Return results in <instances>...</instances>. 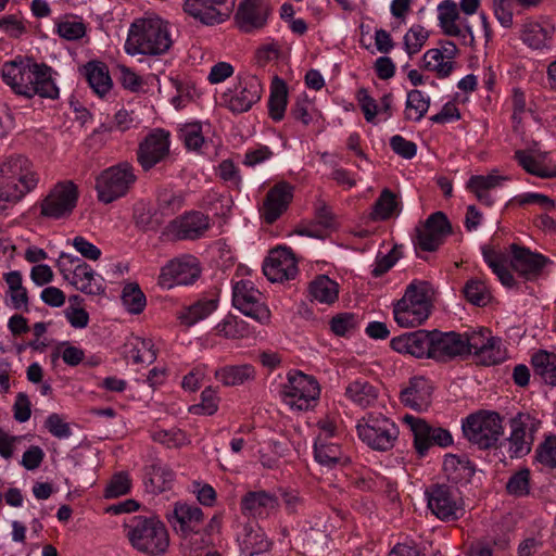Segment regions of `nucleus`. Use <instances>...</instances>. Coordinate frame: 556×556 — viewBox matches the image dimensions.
I'll use <instances>...</instances> for the list:
<instances>
[{
	"label": "nucleus",
	"mask_w": 556,
	"mask_h": 556,
	"mask_svg": "<svg viewBox=\"0 0 556 556\" xmlns=\"http://www.w3.org/2000/svg\"><path fill=\"white\" fill-rule=\"evenodd\" d=\"M174 43L172 26L157 14L147 13L135 18L128 29L125 51L129 55H163Z\"/></svg>",
	"instance_id": "f257e3e1"
},
{
	"label": "nucleus",
	"mask_w": 556,
	"mask_h": 556,
	"mask_svg": "<svg viewBox=\"0 0 556 556\" xmlns=\"http://www.w3.org/2000/svg\"><path fill=\"white\" fill-rule=\"evenodd\" d=\"M40 181L34 163L22 154L0 160V203L16 204Z\"/></svg>",
	"instance_id": "f03ea898"
},
{
	"label": "nucleus",
	"mask_w": 556,
	"mask_h": 556,
	"mask_svg": "<svg viewBox=\"0 0 556 556\" xmlns=\"http://www.w3.org/2000/svg\"><path fill=\"white\" fill-rule=\"evenodd\" d=\"M131 546L150 556L162 555L169 545L165 525L154 516H134L124 525Z\"/></svg>",
	"instance_id": "7ed1b4c3"
},
{
	"label": "nucleus",
	"mask_w": 556,
	"mask_h": 556,
	"mask_svg": "<svg viewBox=\"0 0 556 556\" xmlns=\"http://www.w3.org/2000/svg\"><path fill=\"white\" fill-rule=\"evenodd\" d=\"M431 287L424 280H413L404 295L394 304V319L401 327H417L431 313Z\"/></svg>",
	"instance_id": "20e7f679"
},
{
	"label": "nucleus",
	"mask_w": 556,
	"mask_h": 556,
	"mask_svg": "<svg viewBox=\"0 0 556 556\" xmlns=\"http://www.w3.org/2000/svg\"><path fill=\"white\" fill-rule=\"evenodd\" d=\"M356 430L363 443L379 452L392 450L400 433L393 420L377 413H368L359 419Z\"/></svg>",
	"instance_id": "39448f33"
},
{
	"label": "nucleus",
	"mask_w": 556,
	"mask_h": 556,
	"mask_svg": "<svg viewBox=\"0 0 556 556\" xmlns=\"http://www.w3.org/2000/svg\"><path fill=\"white\" fill-rule=\"evenodd\" d=\"M502 417L495 412L481 410L469 415L462 425L465 438L481 450L495 447L504 434Z\"/></svg>",
	"instance_id": "423d86ee"
},
{
	"label": "nucleus",
	"mask_w": 556,
	"mask_h": 556,
	"mask_svg": "<svg viewBox=\"0 0 556 556\" xmlns=\"http://www.w3.org/2000/svg\"><path fill=\"white\" fill-rule=\"evenodd\" d=\"M137 180L134 166L121 162L102 170L96 178L98 200L109 204L125 197Z\"/></svg>",
	"instance_id": "0eeeda50"
},
{
	"label": "nucleus",
	"mask_w": 556,
	"mask_h": 556,
	"mask_svg": "<svg viewBox=\"0 0 556 556\" xmlns=\"http://www.w3.org/2000/svg\"><path fill=\"white\" fill-rule=\"evenodd\" d=\"M261 79L250 73H239L236 83L222 94V103L233 114L249 112L262 99Z\"/></svg>",
	"instance_id": "6e6552de"
},
{
	"label": "nucleus",
	"mask_w": 556,
	"mask_h": 556,
	"mask_svg": "<svg viewBox=\"0 0 556 556\" xmlns=\"http://www.w3.org/2000/svg\"><path fill=\"white\" fill-rule=\"evenodd\" d=\"M320 389L317 381L303 372H289L280 388L282 402L293 410H307L316 405Z\"/></svg>",
	"instance_id": "1a4fd4ad"
},
{
	"label": "nucleus",
	"mask_w": 556,
	"mask_h": 556,
	"mask_svg": "<svg viewBox=\"0 0 556 556\" xmlns=\"http://www.w3.org/2000/svg\"><path fill=\"white\" fill-rule=\"evenodd\" d=\"M429 510L442 521H454L463 517L464 501L457 488L447 484H432L426 492Z\"/></svg>",
	"instance_id": "9d476101"
},
{
	"label": "nucleus",
	"mask_w": 556,
	"mask_h": 556,
	"mask_svg": "<svg viewBox=\"0 0 556 556\" xmlns=\"http://www.w3.org/2000/svg\"><path fill=\"white\" fill-rule=\"evenodd\" d=\"M78 188L65 180L55 184L40 201V216L49 219H63L71 216L78 202Z\"/></svg>",
	"instance_id": "9b49d317"
},
{
	"label": "nucleus",
	"mask_w": 556,
	"mask_h": 556,
	"mask_svg": "<svg viewBox=\"0 0 556 556\" xmlns=\"http://www.w3.org/2000/svg\"><path fill=\"white\" fill-rule=\"evenodd\" d=\"M403 421L413 433L414 447L420 457L426 456L432 446L447 447L453 444V437L445 428L432 426L412 415H405Z\"/></svg>",
	"instance_id": "f8f14e48"
},
{
	"label": "nucleus",
	"mask_w": 556,
	"mask_h": 556,
	"mask_svg": "<svg viewBox=\"0 0 556 556\" xmlns=\"http://www.w3.org/2000/svg\"><path fill=\"white\" fill-rule=\"evenodd\" d=\"M59 267L63 277L77 290L93 295L104 293L103 279L96 277L93 269L87 263L63 253Z\"/></svg>",
	"instance_id": "ddd939ff"
},
{
	"label": "nucleus",
	"mask_w": 556,
	"mask_h": 556,
	"mask_svg": "<svg viewBox=\"0 0 556 556\" xmlns=\"http://www.w3.org/2000/svg\"><path fill=\"white\" fill-rule=\"evenodd\" d=\"M232 304L243 315L260 324L270 321V311L264 302L263 294L251 280H239L232 287Z\"/></svg>",
	"instance_id": "4468645a"
},
{
	"label": "nucleus",
	"mask_w": 556,
	"mask_h": 556,
	"mask_svg": "<svg viewBox=\"0 0 556 556\" xmlns=\"http://www.w3.org/2000/svg\"><path fill=\"white\" fill-rule=\"evenodd\" d=\"M540 425V420L529 413H518L510 419V434L506 441L511 458H519L530 453L534 441V433Z\"/></svg>",
	"instance_id": "2eb2a0df"
},
{
	"label": "nucleus",
	"mask_w": 556,
	"mask_h": 556,
	"mask_svg": "<svg viewBox=\"0 0 556 556\" xmlns=\"http://www.w3.org/2000/svg\"><path fill=\"white\" fill-rule=\"evenodd\" d=\"M452 227L442 212L431 214L424 224L416 227L414 245L426 252H433L443 244L444 239L451 233Z\"/></svg>",
	"instance_id": "dca6fc26"
},
{
	"label": "nucleus",
	"mask_w": 556,
	"mask_h": 556,
	"mask_svg": "<svg viewBox=\"0 0 556 556\" xmlns=\"http://www.w3.org/2000/svg\"><path fill=\"white\" fill-rule=\"evenodd\" d=\"M232 8V0H186L184 3L185 13L208 26L225 22Z\"/></svg>",
	"instance_id": "f3484780"
},
{
	"label": "nucleus",
	"mask_w": 556,
	"mask_h": 556,
	"mask_svg": "<svg viewBox=\"0 0 556 556\" xmlns=\"http://www.w3.org/2000/svg\"><path fill=\"white\" fill-rule=\"evenodd\" d=\"M35 60L27 56L17 55L13 60L7 61L1 67V77L7 86L11 88L16 96H29L35 89L27 85L29 77L34 74Z\"/></svg>",
	"instance_id": "a211bd4d"
},
{
	"label": "nucleus",
	"mask_w": 556,
	"mask_h": 556,
	"mask_svg": "<svg viewBox=\"0 0 556 556\" xmlns=\"http://www.w3.org/2000/svg\"><path fill=\"white\" fill-rule=\"evenodd\" d=\"M169 137L168 131L156 128L140 142L137 160L144 170H150L168 156L170 148Z\"/></svg>",
	"instance_id": "6ab92c4d"
},
{
	"label": "nucleus",
	"mask_w": 556,
	"mask_h": 556,
	"mask_svg": "<svg viewBox=\"0 0 556 556\" xmlns=\"http://www.w3.org/2000/svg\"><path fill=\"white\" fill-rule=\"evenodd\" d=\"M200 276V268L192 256L176 258L168 262L161 269L159 285L170 289L178 285L193 283Z\"/></svg>",
	"instance_id": "aec40b11"
},
{
	"label": "nucleus",
	"mask_w": 556,
	"mask_h": 556,
	"mask_svg": "<svg viewBox=\"0 0 556 556\" xmlns=\"http://www.w3.org/2000/svg\"><path fill=\"white\" fill-rule=\"evenodd\" d=\"M438 18L439 25L445 35L459 38L464 43L473 42L472 28L467 18L460 17L455 2L451 0L441 2L438 5Z\"/></svg>",
	"instance_id": "412c9836"
},
{
	"label": "nucleus",
	"mask_w": 556,
	"mask_h": 556,
	"mask_svg": "<svg viewBox=\"0 0 556 556\" xmlns=\"http://www.w3.org/2000/svg\"><path fill=\"white\" fill-rule=\"evenodd\" d=\"M263 273L271 282L293 279L298 274V266L291 250L287 248L271 250L263 264Z\"/></svg>",
	"instance_id": "4be33fe9"
},
{
	"label": "nucleus",
	"mask_w": 556,
	"mask_h": 556,
	"mask_svg": "<svg viewBox=\"0 0 556 556\" xmlns=\"http://www.w3.org/2000/svg\"><path fill=\"white\" fill-rule=\"evenodd\" d=\"M211 228L210 217L199 211H189L169 223L168 229L177 240H197Z\"/></svg>",
	"instance_id": "5701e85b"
},
{
	"label": "nucleus",
	"mask_w": 556,
	"mask_h": 556,
	"mask_svg": "<svg viewBox=\"0 0 556 556\" xmlns=\"http://www.w3.org/2000/svg\"><path fill=\"white\" fill-rule=\"evenodd\" d=\"M509 249L511 268L527 280L535 279L551 262L544 255L516 243L510 244Z\"/></svg>",
	"instance_id": "b1692460"
},
{
	"label": "nucleus",
	"mask_w": 556,
	"mask_h": 556,
	"mask_svg": "<svg viewBox=\"0 0 556 556\" xmlns=\"http://www.w3.org/2000/svg\"><path fill=\"white\" fill-rule=\"evenodd\" d=\"M293 198V188L290 184L281 181L271 187L260 208L261 216L267 224L275 223L287 211Z\"/></svg>",
	"instance_id": "393cba45"
},
{
	"label": "nucleus",
	"mask_w": 556,
	"mask_h": 556,
	"mask_svg": "<svg viewBox=\"0 0 556 556\" xmlns=\"http://www.w3.org/2000/svg\"><path fill=\"white\" fill-rule=\"evenodd\" d=\"M430 354L429 358L446 362L456 356L465 355L463 337L456 332L430 331Z\"/></svg>",
	"instance_id": "a878e982"
},
{
	"label": "nucleus",
	"mask_w": 556,
	"mask_h": 556,
	"mask_svg": "<svg viewBox=\"0 0 556 556\" xmlns=\"http://www.w3.org/2000/svg\"><path fill=\"white\" fill-rule=\"evenodd\" d=\"M269 15V8L263 0H242L236 12V22L244 33L263 28Z\"/></svg>",
	"instance_id": "bb28decb"
},
{
	"label": "nucleus",
	"mask_w": 556,
	"mask_h": 556,
	"mask_svg": "<svg viewBox=\"0 0 556 556\" xmlns=\"http://www.w3.org/2000/svg\"><path fill=\"white\" fill-rule=\"evenodd\" d=\"M279 507V497L266 490L247 492L240 501V509L244 516L266 518Z\"/></svg>",
	"instance_id": "cd10ccee"
},
{
	"label": "nucleus",
	"mask_w": 556,
	"mask_h": 556,
	"mask_svg": "<svg viewBox=\"0 0 556 556\" xmlns=\"http://www.w3.org/2000/svg\"><path fill=\"white\" fill-rule=\"evenodd\" d=\"M430 342V331L416 330L393 338L390 344L399 353L409 354L417 358H429Z\"/></svg>",
	"instance_id": "c85d7f7f"
},
{
	"label": "nucleus",
	"mask_w": 556,
	"mask_h": 556,
	"mask_svg": "<svg viewBox=\"0 0 556 556\" xmlns=\"http://www.w3.org/2000/svg\"><path fill=\"white\" fill-rule=\"evenodd\" d=\"M555 28L547 22L526 21L520 28V39L533 50L549 48L553 42Z\"/></svg>",
	"instance_id": "c756f323"
},
{
	"label": "nucleus",
	"mask_w": 556,
	"mask_h": 556,
	"mask_svg": "<svg viewBox=\"0 0 556 556\" xmlns=\"http://www.w3.org/2000/svg\"><path fill=\"white\" fill-rule=\"evenodd\" d=\"M175 480V472L163 462L155 459L144 467L143 483L146 491L160 494L169 490Z\"/></svg>",
	"instance_id": "7c9ffc66"
},
{
	"label": "nucleus",
	"mask_w": 556,
	"mask_h": 556,
	"mask_svg": "<svg viewBox=\"0 0 556 556\" xmlns=\"http://www.w3.org/2000/svg\"><path fill=\"white\" fill-rule=\"evenodd\" d=\"M35 70L27 85L35 89L29 96H23L25 99H31L35 96L40 98L56 99L59 98V88L53 78V70L45 63L35 61Z\"/></svg>",
	"instance_id": "2f4dec72"
},
{
	"label": "nucleus",
	"mask_w": 556,
	"mask_h": 556,
	"mask_svg": "<svg viewBox=\"0 0 556 556\" xmlns=\"http://www.w3.org/2000/svg\"><path fill=\"white\" fill-rule=\"evenodd\" d=\"M203 511L200 507L186 503H176L173 513L168 515V521L176 531L184 535L198 531L203 521Z\"/></svg>",
	"instance_id": "473e14b6"
},
{
	"label": "nucleus",
	"mask_w": 556,
	"mask_h": 556,
	"mask_svg": "<svg viewBox=\"0 0 556 556\" xmlns=\"http://www.w3.org/2000/svg\"><path fill=\"white\" fill-rule=\"evenodd\" d=\"M79 71L99 97H104L111 91L113 83L105 63L92 60L81 66Z\"/></svg>",
	"instance_id": "72a5a7b5"
},
{
	"label": "nucleus",
	"mask_w": 556,
	"mask_h": 556,
	"mask_svg": "<svg viewBox=\"0 0 556 556\" xmlns=\"http://www.w3.org/2000/svg\"><path fill=\"white\" fill-rule=\"evenodd\" d=\"M431 387L422 377L410 379L409 384L401 392V401L416 410H424L430 404Z\"/></svg>",
	"instance_id": "f704fd0d"
},
{
	"label": "nucleus",
	"mask_w": 556,
	"mask_h": 556,
	"mask_svg": "<svg viewBox=\"0 0 556 556\" xmlns=\"http://www.w3.org/2000/svg\"><path fill=\"white\" fill-rule=\"evenodd\" d=\"M238 543L245 556L262 554L268 551L270 545L264 531L258 526L251 523L242 528V531L238 534Z\"/></svg>",
	"instance_id": "c9c22d12"
},
{
	"label": "nucleus",
	"mask_w": 556,
	"mask_h": 556,
	"mask_svg": "<svg viewBox=\"0 0 556 556\" xmlns=\"http://www.w3.org/2000/svg\"><path fill=\"white\" fill-rule=\"evenodd\" d=\"M214 377L225 387H238L253 381L256 370L251 364L225 365L214 371Z\"/></svg>",
	"instance_id": "e433bc0d"
},
{
	"label": "nucleus",
	"mask_w": 556,
	"mask_h": 556,
	"mask_svg": "<svg viewBox=\"0 0 556 556\" xmlns=\"http://www.w3.org/2000/svg\"><path fill=\"white\" fill-rule=\"evenodd\" d=\"M446 478L453 483L469 482L475 473V467L466 456L448 454L443 462Z\"/></svg>",
	"instance_id": "4c0bfd02"
},
{
	"label": "nucleus",
	"mask_w": 556,
	"mask_h": 556,
	"mask_svg": "<svg viewBox=\"0 0 556 556\" xmlns=\"http://www.w3.org/2000/svg\"><path fill=\"white\" fill-rule=\"evenodd\" d=\"M315 220L317 225L323 227V229H313L311 227H304L298 229L295 232L300 236L323 239L326 237L327 231L329 229L334 228L336 217L331 208L323 200H317V202L315 203Z\"/></svg>",
	"instance_id": "58836bf2"
},
{
	"label": "nucleus",
	"mask_w": 556,
	"mask_h": 556,
	"mask_svg": "<svg viewBox=\"0 0 556 556\" xmlns=\"http://www.w3.org/2000/svg\"><path fill=\"white\" fill-rule=\"evenodd\" d=\"M507 178L496 174L475 175L469 178L466 184V188L476 194L477 199L486 205H491L493 200L489 193V190L501 186Z\"/></svg>",
	"instance_id": "ea45409f"
},
{
	"label": "nucleus",
	"mask_w": 556,
	"mask_h": 556,
	"mask_svg": "<svg viewBox=\"0 0 556 556\" xmlns=\"http://www.w3.org/2000/svg\"><path fill=\"white\" fill-rule=\"evenodd\" d=\"M217 305L218 301L215 299H201L181 309L177 317L182 325L191 327L208 317L217 308Z\"/></svg>",
	"instance_id": "a19ab883"
},
{
	"label": "nucleus",
	"mask_w": 556,
	"mask_h": 556,
	"mask_svg": "<svg viewBox=\"0 0 556 556\" xmlns=\"http://www.w3.org/2000/svg\"><path fill=\"white\" fill-rule=\"evenodd\" d=\"M288 104V88L286 83L275 76L270 85V94L268 99V114L275 122L283 118Z\"/></svg>",
	"instance_id": "79ce46f5"
},
{
	"label": "nucleus",
	"mask_w": 556,
	"mask_h": 556,
	"mask_svg": "<svg viewBox=\"0 0 556 556\" xmlns=\"http://www.w3.org/2000/svg\"><path fill=\"white\" fill-rule=\"evenodd\" d=\"M345 395L353 403L367 407L372 405L378 399V389L366 379L359 378L346 386Z\"/></svg>",
	"instance_id": "37998d69"
},
{
	"label": "nucleus",
	"mask_w": 556,
	"mask_h": 556,
	"mask_svg": "<svg viewBox=\"0 0 556 556\" xmlns=\"http://www.w3.org/2000/svg\"><path fill=\"white\" fill-rule=\"evenodd\" d=\"M3 279L8 285V295L10 296L12 307L28 312V293L23 286L21 271L12 270L5 273Z\"/></svg>",
	"instance_id": "c03bdc74"
},
{
	"label": "nucleus",
	"mask_w": 556,
	"mask_h": 556,
	"mask_svg": "<svg viewBox=\"0 0 556 556\" xmlns=\"http://www.w3.org/2000/svg\"><path fill=\"white\" fill-rule=\"evenodd\" d=\"M125 353L136 364H151L156 359V352L150 339L134 337L125 345Z\"/></svg>",
	"instance_id": "a18cd8bd"
},
{
	"label": "nucleus",
	"mask_w": 556,
	"mask_h": 556,
	"mask_svg": "<svg viewBox=\"0 0 556 556\" xmlns=\"http://www.w3.org/2000/svg\"><path fill=\"white\" fill-rule=\"evenodd\" d=\"M314 455L317 463L329 468L344 462V456L339 443L324 441V438H316Z\"/></svg>",
	"instance_id": "49530a36"
},
{
	"label": "nucleus",
	"mask_w": 556,
	"mask_h": 556,
	"mask_svg": "<svg viewBox=\"0 0 556 556\" xmlns=\"http://www.w3.org/2000/svg\"><path fill=\"white\" fill-rule=\"evenodd\" d=\"M534 374L551 386H556V354L546 351L536 352L531 359Z\"/></svg>",
	"instance_id": "de8ad7c7"
},
{
	"label": "nucleus",
	"mask_w": 556,
	"mask_h": 556,
	"mask_svg": "<svg viewBox=\"0 0 556 556\" xmlns=\"http://www.w3.org/2000/svg\"><path fill=\"white\" fill-rule=\"evenodd\" d=\"M430 106V98L418 89L410 90L407 93L405 105V118L408 121L419 122L428 112Z\"/></svg>",
	"instance_id": "09e8293b"
},
{
	"label": "nucleus",
	"mask_w": 556,
	"mask_h": 556,
	"mask_svg": "<svg viewBox=\"0 0 556 556\" xmlns=\"http://www.w3.org/2000/svg\"><path fill=\"white\" fill-rule=\"evenodd\" d=\"M309 293L314 300L331 304L338 298V285L327 276H319L311 282Z\"/></svg>",
	"instance_id": "8fccbe9b"
},
{
	"label": "nucleus",
	"mask_w": 556,
	"mask_h": 556,
	"mask_svg": "<svg viewBox=\"0 0 556 556\" xmlns=\"http://www.w3.org/2000/svg\"><path fill=\"white\" fill-rule=\"evenodd\" d=\"M216 334L226 339H241L250 333L249 325L236 316L228 315L216 327Z\"/></svg>",
	"instance_id": "3c124183"
},
{
	"label": "nucleus",
	"mask_w": 556,
	"mask_h": 556,
	"mask_svg": "<svg viewBox=\"0 0 556 556\" xmlns=\"http://www.w3.org/2000/svg\"><path fill=\"white\" fill-rule=\"evenodd\" d=\"M422 66L439 77H447L453 71V61L446 60L442 50L430 49L422 56Z\"/></svg>",
	"instance_id": "603ef678"
},
{
	"label": "nucleus",
	"mask_w": 556,
	"mask_h": 556,
	"mask_svg": "<svg viewBox=\"0 0 556 556\" xmlns=\"http://www.w3.org/2000/svg\"><path fill=\"white\" fill-rule=\"evenodd\" d=\"M483 258L492 271L497 276L498 280L505 287H513L515 278L510 270L506 267L505 258L502 254L493 250H483Z\"/></svg>",
	"instance_id": "864d4df0"
},
{
	"label": "nucleus",
	"mask_w": 556,
	"mask_h": 556,
	"mask_svg": "<svg viewBox=\"0 0 556 556\" xmlns=\"http://www.w3.org/2000/svg\"><path fill=\"white\" fill-rule=\"evenodd\" d=\"M122 303L130 314H140L146 305L147 299L137 283H127L122 291Z\"/></svg>",
	"instance_id": "5fc2aeb1"
},
{
	"label": "nucleus",
	"mask_w": 556,
	"mask_h": 556,
	"mask_svg": "<svg viewBox=\"0 0 556 556\" xmlns=\"http://www.w3.org/2000/svg\"><path fill=\"white\" fill-rule=\"evenodd\" d=\"M397 205L395 194L389 189H383L374 204L370 217L374 220H386L396 211Z\"/></svg>",
	"instance_id": "6e6d98bb"
},
{
	"label": "nucleus",
	"mask_w": 556,
	"mask_h": 556,
	"mask_svg": "<svg viewBox=\"0 0 556 556\" xmlns=\"http://www.w3.org/2000/svg\"><path fill=\"white\" fill-rule=\"evenodd\" d=\"M463 292L466 300L476 306H485L491 301L489 288L479 279L468 280Z\"/></svg>",
	"instance_id": "4d7b16f0"
},
{
	"label": "nucleus",
	"mask_w": 556,
	"mask_h": 556,
	"mask_svg": "<svg viewBox=\"0 0 556 556\" xmlns=\"http://www.w3.org/2000/svg\"><path fill=\"white\" fill-rule=\"evenodd\" d=\"M515 157L520 166L528 173L542 177H554L556 176V169H548L545 165H543L539 160H536L532 154L526 151H517L515 153Z\"/></svg>",
	"instance_id": "13d9d810"
},
{
	"label": "nucleus",
	"mask_w": 556,
	"mask_h": 556,
	"mask_svg": "<svg viewBox=\"0 0 556 556\" xmlns=\"http://www.w3.org/2000/svg\"><path fill=\"white\" fill-rule=\"evenodd\" d=\"M58 35L68 41L83 38L86 35V25L81 20L76 17H65L56 24Z\"/></svg>",
	"instance_id": "bf43d9fd"
},
{
	"label": "nucleus",
	"mask_w": 556,
	"mask_h": 556,
	"mask_svg": "<svg viewBox=\"0 0 556 556\" xmlns=\"http://www.w3.org/2000/svg\"><path fill=\"white\" fill-rule=\"evenodd\" d=\"M479 364L492 366L505 359V351L501 346V339L492 337L481 352L476 356Z\"/></svg>",
	"instance_id": "052dcab7"
},
{
	"label": "nucleus",
	"mask_w": 556,
	"mask_h": 556,
	"mask_svg": "<svg viewBox=\"0 0 556 556\" xmlns=\"http://www.w3.org/2000/svg\"><path fill=\"white\" fill-rule=\"evenodd\" d=\"M151 437L153 441L164 444L169 448L180 447L189 442L187 434L177 428L169 430L156 429L152 431Z\"/></svg>",
	"instance_id": "680f3d73"
},
{
	"label": "nucleus",
	"mask_w": 556,
	"mask_h": 556,
	"mask_svg": "<svg viewBox=\"0 0 556 556\" xmlns=\"http://www.w3.org/2000/svg\"><path fill=\"white\" fill-rule=\"evenodd\" d=\"M506 491L516 497L527 496L530 493V470L521 468L511 475L506 483Z\"/></svg>",
	"instance_id": "e2e57ef3"
},
{
	"label": "nucleus",
	"mask_w": 556,
	"mask_h": 556,
	"mask_svg": "<svg viewBox=\"0 0 556 556\" xmlns=\"http://www.w3.org/2000/svg\"><path fill=\"white\" fill-rule=\"evenodd\" d=\"M429 33L421 25H413L404 36V47L409 55L418 53L425 46Z\"/></svg>",
	"instance_id": "0e129e2a"
},
{
	"label": "nucleus",
	"mask_w": 556,
	"mask_h": 556,
	"mask_svg": "<svg viewBox=\"0 0 556 556\" xmlns=\"http://www.w3.org/2000/svg\"><path fill=\"white\" fill-rule=\"evenodd\" d=\"M491 331L485 328H481L477 331H471L466 334V338H463V343L465 345V355L473 354L477 356L479 352H481L486 343L490 342Z\"/></svg>",
	"instance_id": "69168bd1"
},
{
	"label": "nucleus",
	"mask_w": 556,
	"mask_h": 556,
	"mask_svg": "<svg viewBox=\"0 0 556 556\" xmlns=\"http://www.w3.org/2000/svg\"><path fill=\"white\" fill-rule=\"evenodd\" d=\"M282 505L289 515H299L305 509V500L300 492L290 488L278 490Z\"/></svg>",
	"instance_id": "338daca9"
},
{
	"label": "nucleus",
	"mask_w": 556,
	"mask_h": 556,
	"mask_svg": "<svg viewBox=\"0 0 556 556\" xmlns=\"http://www.w3.org/2000/svg\"><path fill=\"white\" fill-rule=\"evenodd\" d=\"M535 458L542 465L556 468V435L547 437L535 452Z\"/></svg>",
	"instance_id": "774afa93"
}]
</instances>
